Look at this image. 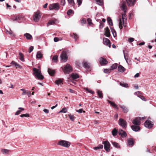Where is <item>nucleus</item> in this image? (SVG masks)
Segmentation results:
<instances>
[{
  "instance_id": "f257e3e1",
  "label": "nucleus",
  "mask_w": 156,
  "mask_h": 156,
  "mask_svg": "<svg viewBox=\"0 0 156 156\" xmlns=\"http://www.w3.org/2000/svg\"><path fill=\"white\" fill-rule=\"evenodd\" d=\"M33 75L34 76L37 77L39 80H43L44 77L41 74V71L40 69H37L35 68H33Z\"/></svg>"
},
{
  "instance_id": "f03ea898",
  "label": "nucleus",
  "mask_w": 156,
  "mask_h": 156,
  "mask_svg": "<svg viewBox=\"0 0 156 156\" xmlns=\"http://www.w3.org/2000/svg\"><path fill=\"white\" fill-rule=\"evenodd\" d=\"M70 143L69 141L64 140H61L58 142V145L68 148L70 146Z\"/></svg>"
},
{
  "instance_id": "7ed1b4c3",
  "label": "nucleus",
  "mask_w": 156,
  "mask_h": 156,
  "mask_svg": "<svg viewBox=\"0 0 156 156\" xmlns=\"http://www.w3.org/2000/svg\"><path fill=\"white\" fill-rule=\"evenodd\" d=\"M49 10H51L55 9V10H58L59 9V4L58 3H55L50 4L49 6Z\"/></svg>"
},
{
  "instance_id": "20e7f679",
  "label": "nucleus",
  "mask_w": 156,
  "mask_h": 156,
  "mask_svg": "<svg viewBox=\"0 0 156 156\" xmlns=\"http://www.w3.org/2000/svg\"><path fill=\"white\" fill-rule=\"evenodd\" d=\"M61 60L63 62H66L68 60V56L66 52L62 51L60 56Z\"/></svg>"
},
{
  "instance_id": "39448f33",
  "label": "nucleus",
  "mask_w": 156,
  "mask_h": 156,
  "mask_svg": "<svg viewBox=\"0 0 156 156\" xmlns=\"http://www.w3.org/2000/svg\"><path fill=\"white\" fill-rule=\"evenodd\" d=\"M72 68L69 64H67L64 67L63 71L65 73H69L72 71Z\"/></svg>"
},
{
  "instance_id": "423d86ee",
  "label": "nucleus",
  "mask_w": 156,
  "mask_h": 156,
  "mask_svg": "<svg viewBox=\"0 0 156 156\" xmlns=\"http://www.w3.org/2000/svg\"><path fill=\"white\" fill-rule=\"evenodd\" d=\"M119 124L123 128H126L127 126V122L122 118H120L119 119Z\"/></svg>"
},
{
  "instance_id": "0eeeda50",
  "label": "nucleus",
  "mask_w": 156,
  "mask_h": 156,
  "mask_svg": "<svg viewBox=\"0 0 156 156\" xmlns=\"http://www.w3.org/2000/svg\"><path fill=\"white\" fill-rule=\"evenodd\" d=\"M103 144H104V149L107 152H109L110 151V144L108 141L103 142Z\"/></svg>"
},
{
  "instance_id": "6e6552de",
  "label": "nucleus",
  "mask_w": 156,
  "mask_h": 156,
  "mask_svg": "<svg viewBox=\"0 0 156 156\" xmlns=\"http://www.w3.org/2000/svg\"><path fill=\"white\" fill-rule=\"evenodd\" d=\"M41 17V16H40L39 12H37L35 13L34 14L33 20L35 22H37L39 21Z\"/></svg>"
},
{
  "instance_id": "1a4fd4ad",
  "label": "nucleus",
  "mask_w": 156,
  "mask_h": 156,
  "mask_svg": "<svg viewBox=\"0 0 156 156\" xmlns=\"http://www.w3.org/2000/svg\"><path fill=\"white\" fill-rule=\"evenodd\" d=\"M141 120V117H136L133 120L132 123L134 125H140V120Z\"/></svg>"
},
{
  "instance_id": "9d476101",
  "label": "nucleus",
  "mask_w": 156,
  "mask_h": 156,
  "mask_svg": "<svg viewBox=\"0 0 156 156\" xmlns=\"http://www.w3.org/2000/svg\"><path fill=\"white\" fill-rule=\"evenodd\" d=\"M144 124L146 127L149 129L151 128L153 125V124L151 123V121L149 120H147L145 122Z\"/></svg>"
},
{
  "instance_id": "9b49d317",
  "label": "nucleus",
  "mask_w": 156,
  "mask_h": 156,
  "mask_svg": "<svg viewBox=\"0 0 156 156\" xmlns=\"http://www.w3.org/2000/svg\"><path fill=\"white\" fill-rule=\"evenodd\" d=\"M127 145L129 147H132L134 144V140L133 138H129L127 140Z\"/></svg>"
},
{
  "instance_id": "f8f14e48",
  "label": "nucleus",
  "mask_w": 156,
  "mask_h": 156,
  "mask_svg": "<svg viewBox=\"0 0 156 156\" xmlns=\"http://www.w3.org/2000/svg\"><path fill=\"white\" fill-rule=\"evenodd\" d=\"M23 18L21 16L18 15L16 17L12 18V20L13 21H17L19 23H21L23 20Z\"/></svg>"
},
{
  "instance_id": "ddd939ff",
  "label": "nucleus",
  "mask_w": 156,
  "mask_h": 156,
  "mask_svg": "<svg viewBox=\"0 0 156 156\" xmlns=\"http://www.w3.org/2000/svg\"><path fill=\"white\" fill-rule=\"evenodd\" d=\"M99 62L102 66L105 65L108 63V62L106 59L101 57L99 59Z\"/></svg>"
},
{
  "instance_id": "4468645a",
  "label": "nucleus",
  "mask_w": 156,
  "mask_h": 156,
  "mask_svg": "<svg viewBox=\"0 0 156 156\" xmlns=\"http://www.w3.org/2000/svg\"><path fill=\"white\" fill-rule=\"evenodd\" d=\"M120 5L122 10L124 12H126L127 9L126 2L124 1H122L120 3Z\"/></svg>"
},
{
  "instance_id": "2eb2a0df",
  "label": "nucleus",
  "mask_w": 156,
  "mask_h": 156,
  "mask_svg": "<svg viewBox=\"0 0 156 156\" xmlns=\"http://www.w3.org/2000/svg\"><path fill=\"white\" fill-rule=\"evenodd\" d=\"M103 43L104 44L108 46L109 48L111 47V44L110 41L107 38H104L103 39Z\"/></svg>"
},
{
  "instance_id": "dca6fc26",
  "label": "nucleus",
  "mask_w": 156,
  "mask_h": 156,
  "mask_svg": "<svg viewBox=\"0 0 156 156\" xmlns=\"http://www.w3.org/2000/svg\"><path fill=\"white\" fill-rule=\"evenodd\" d=\"M136 0H126L128 5L129 6H132L135 4Z\"/></svg>"
},
{
  "instance_id": "f3484780",
  "label": "nucleus",
  "mask_w": 156,
  "mask_h": 156,
  "mask_svg": "<svg viewBox=\"0 0 156 156\" xmlns=\"http://www.w3.org/2000/svg\"><path fill=\"white\" fill-rule=\"evenodd\" d=\"M138 125H132L131 126L132 129L134 131L137 132L140 130V128Z\"/></svg>"
},
{
  "instance_id": "a211bd4d",
  "label": "nucleus",
  "mask_w": 156,
  "mask_h": 156,
  "mask_svg": "<svg viewBox=\"0 0 156 156\" xmlns=\"http://www.w3.org/2000/svg\"><path fill=\"white\" fill-rule=\"evenodd\" d=\"M105 31L104 32V35L108 37H109L110 36V31L108 27L105 29Z\"/></svg>"
},
{
  "instance_id": "6ab92c4d",
  "label": "nucleus",
  "mask_w": 156,
  "mask_h": 156,
  "mask_svg": "<svg viewBox=\"0 0 156 156\" xmlns=\"http://www.w3.org/2000/svg\"><path fill=\"white\" fill-rule=\"evenodd\" d=\"M119 135L121 136L122 137H126L127 136V134L125 131H123L122 129H120L118 131Z\"/></svg>"
},
{
  "instance_id": "aec40b11",
  "label": "nucleus",
  "mask_w": 156,
  "mask_h": 156,
  "mask_svg": "<svg viewBox=\"0 0 156 156\" xmlns=\"http://www.w3.org/2000/svg\"><path fill=\"white\" fill-rule=\"evenodd\" d=\"M83 67L86 69H89L90 68V64L85 61H83L82 62Z\"/></svg>"
},
{
  "instance_id": "412c9836",
  "label": "nucleus",
  "mask_w": 156,
  "mask_h": 156,
  "mask_svg": "<svg viewBox=\"0 0 156 156\" xmlns=\"http://www.w3.org/2000/svg\"><path fill=\"white\" fill-rule=\"evenodd\" d=\"M122 22L123 23V26L124 27H125L126 26V25L125 24V20L126 21V14L125 13H124L122 15Z\"/></svg>"
},
{
  "instance_id": "4be33fe9",
  "label": "nucleus",
  "mask_w": 156,
  "mask_h": 156,
  "mask_svg": "<svg viewBox=\"0 0 156 156\" xmlns=\"http://www.w3.org/2000/svg\"><path fill=\"white\" fill-rule=\"evenodd\" d=\"M48 72L49 74L52 76H53L55 73V70L50 68H48Z\"/></svg>"
},
{
  "instance_id": "5701e85b",
  "label": "nucleus",
  "mask_w": 156,
  "mask_h": 156,
  "mask_svg": "<svg viewBox=\"0 0 156 156\" xmlns=\"http://www.w3.org/2000/svg\"><path fill=\"white\" fill-rule=\"evenodd\" d=\"M119 107L122 109V111L124 113H126L128 111L127 108L125 106L119 105Z\"/></svg>"
},
{
  "instance_id": "b1692460",
  "label": "nucleus",
  "mask_w": 156,
  "mask_h": 156,
  "mask_svg": "<svg viewBox=\"0 0 156 156\" xmlns=\"http://www.w3.org/2000/svg\"><path fill=\"white\" fill-rule=\"evenodd\" d=\"M108 103L110 104L114 108L118 109V106L117 105L115 104L114 102H112L111 101L108 100Z\"/></svg>"
},
{
  "instance_id": "393cba45",
  "label": "nucleus",
  "mask_w": 156,
  "mask_h": 156,
  "mask_svg": "<svg viewBox=\"0 0 156 156\" xmlns=\"http://www.w3.org/2000/svg\"><path fill=\"white\" fill-rule=\"evenodd\" d=\"M118 69L119 71L121 73L124 72L126 69L123 66L121 65H120L118 66Z\"/></svg>"
},
{
  "instance_id": "a878e982",
  "label": "nucleus",
  "mask_w": 156,
  "mask_h": 156,
  "mask_svg": "<svg viewBox=\"0 0 156 156\" xmlns=\"http://www.w3.org/2000/svg\"><path fill=\"white\" fill-rule=\"evenodd\" d=\"M112 144L114 147L117 148H120V146L118 143L115 142H112Z\"/></svg>"
},
{
  "instance_id": "bb28decb",
  "label": "nucleus",
  "mask_w": 156,
  "mask_h": 156,
  "mask_svg": "<svg viewBox=\"0 0 156 156\" xmlns=\"http://www.w3.org/2000/svg\"><path fill=\"white\" fill-rule=\"evenodd\" d=\"M24 36L27 40H31L32 38V36L29 33L25 34Z\"/></svg>"
},
{
  "instance_id": "cd10ccee",
  "label": "nucleus",
  "mask_w": 156,
  "mask_h": 156,
  "mask_svg": "<svg viewBox=\"0 0 156 156\" xmlns=\"http://www.w3.org/2000/svg\"><path fill=\"white\" fill-rule=\"evenodd\" d=\"M71 76L73 79H76L79 77V75L77 74L73 73L72 74Z\"/></svg>"
},
{
  "instance_id": "c85d7f7f",
  "label": "nucleus",
  "mask_w": 156,
  "mask_h": 156,
  "mask_svg": "<svg viewBox=\"0 0 156 156\" xmlns=\"http://www.w3.org/2000/svg\"><path fill=\"white\" fill-rule=\"evenodd\" d=\"M42 56L43 55L40 51H39L37 52L36 55V57L37 58L41 59L42 58Z\"/></svg>"
},
{
  "instance_id": "c756f323",
  "label": "nucleus",
  "mask_w": 156,
  "mask_h": 156,
  "mask_svg": "<svg viewBox=\"0 0 156 156\" xmlns=\"http://www.w3.org/2000/svg\"><path fill=\"white\" fill-rule=\"evenodd\" d=\"M20 56V59L22 62H23L25 61L24 58V55L22 53L20 52L19 54Z\"/></svg>"
},
{
  "instance_id": "7c9ffc66",
  "label": "nucleus",
  "mask_w": 156,
  "mask_h": 156,
  "mask_svg": "<svg viewBox=\"0 0 156 156\" xmlns=\"http://www.w3.org/2000/svg\"><path fill=\"white\" fill-rule=\"evenodd\" d=\"M107 22L109 24L110 26H113V23L112 20L110 17H108L107 20Z\"/></svg>"
},
{
  "instance_id": "2f4dec72",
  "label": "nucleus",
  "mask_w": 156,
  "mask_h": 156,
  "mask_svg": "<svg viewBox=\"0 0 156 156\" xmlns=\"http://www.w3.org/2000/svg\"><path fill=\"white\" fill-rule=\"evenodd\" d=\"M58 56L57 55L54 56L52 58V61L53 62H57L58 60Z\"/></svg>"
},
{
  "instance_id": "473e14b6",
  "label": "nucleus",
  "mask_w": 156,
  "mask_h": 156,
  "mask_svg": "<svg viewBox=\"0 0 156 156\" xmlns=\"http://www.w3.org/2000/svg\"><path fill=\"white\" fill-rule=\"evenodd\" d=\"M118 131L115 128L112 131V134L113 136H116L117 135Z\"/></svg>"
},
{
  "instance_id": "72a5a7b5",
  "label": "nucleus",
  "mask_w": 156,
  "mask_h": 156,
  "mask_svg": "<svg viewBox=\"0 0 156 156\" xmlns=\"http://www.w3.org/2000/svg\"><path fill=\"white\" fill-rule=\"evenodd\" d=\"M111 30L112 31V33L113 35V36L115 37L116 36V33L115 30L112 27H110Z\"/></svg>"
},
{
  "instance_id": "f704fd0d",
  "label": "nucleus",
  "mask_w": 156,
  "mask_h": 156,
  "mask_svg": "<svg viewBox=\"0 0 156 156\" xmlns=\"http://www.w3.org/2000/svg\"><path fill=\"white\" fill-rule=\"evenodd\" d=\"M97 93L100 98H103V94L101 91L99 90H98L97 91Z\"/></svg>"
},
{
  "instance_id": "c9c22d12",
  "label": "nucleus",
  "mask_w": 156,
  "mask_h": 156,
  "mask_svg": "<svg viewBox=\"0 0 156 156\" xmlns=\"http://www.w3.org/2000/svg\"><path fill=\"white\" fill-rule=\"evenodd\" d=\"M55 22L54 20H50L48 22L47 26H48L51 25H54L55 24Z\"/></svg>"
},
{
  "instance_id": "e433bc0d",
  "label": "nucleus",
  "mask_w": 156,
  "mask_h": 156,
  "mask_svg": "<svg viewBox=\"0 0 156 156\" xmlns=\"http://www.w3.org/2000/svg\"><path fill=\"white\" fill-rule=\"evenodd\" d=\"M118 66V64L117 63H115L113 64L112 66H111V68L112 70H114L116 69Z\"/></svg>"
},
{
  "instance_id": "4c0bfd02",
  "label": "nucleus",
  "mask_w": 156,
  "mask_h": 156,
  "mask_svg": "<svg viewBox=\"0 0 156 156\" xmlns=\"http://www.w3.org/2000/svg\"><path fill=\"white\" fill-rule=\"evenodd\" d=\"M11 64L13 65H14L16 67H18L19 68H20V66L19 64H17V63L14 61H12Z\"/></svg>"
},
{
  "instance_id": "58836bf2",
  "label": "nucleus",
  "mask_w": 156,
  "mask_h": 156,
  "mask_svg": "<svg viewBox=\"0 0 156 156\" xmlns=\"http://www.w3.org/2000/svg\"><path fill=\"white\" fill-rule=\"evenodd\" d=\"M120 85L121 86H122V87H124L127 88V87H129L128 84L126 83H124L120 82Z\"/></svg>"
},
{
  "instance_id": "ea45409f",
  "label": "nucleus",
  "mask_w": 156,
  "mask_h": 156,
  "mask_svg": "<svg viewBox=\"0 0 156 156\" xmlns=\"http://www.w3.org/2000/svg\"><path fill=\"white\" fill-rule=\"evenodd\" d=\"M112 69H104V72L105 73H108L111 72Z\"/></svg>"
},
{
  "instance_id": "a19ab883",
  "label": "nucleus",
  "mask_w": 156,
  "mask_h": 156,
  "mask_svg": "<svg viewBox=\"0 0 156 156\" xmlns=\"http://www.w3.org/2000/svg\"><path fill=\"white\" fill-rule=\"evenodd\" d=\"M69 3L70 4L71 7L74 5L75 4L73 0H67Z\"/></svg>"
},
{
  "instance_id": "79ce46f5",
  "label": "nucleus",
  "mask_w": 156,
  "mask_h": 156,
  "mask_svg": "<svg viewBox=\"0 0 156 156\" xmlns=\"http://www.w3.org/2000/svg\"><path fill=\"white\" fill-rule=\"evenodd\" d=\"M68 116L71 120L72 121H73L74 120L75 118L73 115L71 114H69Z\"/></svg>"
},
{
  "instance_id": "37998d69",
  "label": "nucleus",
  "mask_w": 156,
  "mask_h": 156,
  "mask_svg": "<svg viewBox=\"0 0 156 156\" xmlns=\"http://www.w3.org/2000/svg\"><path fill=\"white\" fill-rule=\"evenodd\" d=\"M62 80L61 79H59L58 80H56L55 81V83L56 84L58 85L59 84L62 83Z\"/></svg>"
},
{
  "instance_id": "c03bdc74",
  "label": "nucleus",
  "mask_w": 156,
  "mask_h": 156,
  "mask_svg": "<svg viewBox=\"0 0 156 156\" xmlns=\"http://www.w3.org/2000/svg\"><path fill=\"white\" fill-rule=\"evenodd\" d=\"M122 25H123V23L122 22L121 19H120L119 20V27L120 29H122Z\"/></svg>"
},
{
  "instance_id": "a18cd8bd",
  "label": "nucleus",
  "mask_w": 156,
  "mask_h": 156,
  "mask_svg": "<svg viewBox=\"0 0 156 156\" xmlns=\"http://www.w3.org/2000/svg\"><path fill=\"white\" fill-rule=\"evenodd\" d=\"M67 108H64L61 110H60L59 112H62L66 113L67 112Z\"/></svg>"
},
{
  "instance_id": "49530a36",
  "label": "nucleus",
  "mask_w": 156,
  "mask_h": 156,
  "mask_svg": "<svg viewBox=\"0 0 156 156\" xmlns=\"http://www.w3.org/2000/svg\"><path fill=\"white\" fill-rule=\"evenodd\" d=\"M97 3L99 5H102L103 3L101 0H96Z\"/></svg>"
},
{
  "instance_id": "de8ad7c7",
  "label": "nucleus",
  "mask_w": 156,
  "mask_h": 156,
  "mask_svg": "<svg viewBox=\"0 0 156 156\" xmlns=\"http://www.w3.org/2000/svg\"><path fill=\"white\" fill-rule=\"evenodd\" d=\"M72 37L75 39V41H76L77 38L78 37V36L77 34H76V33L73 34V35H71Z\"/></svg>"
},
{
  "instance_id": "09e8293b",
  "label": "nucleus",
  "mask_w": 156,
  "mask_h": 156,
  "mask_svg": "<svg viewBox=\"0 0 156 156\" xmlns=\"http://www.w3.org/2000/svg\"><path fill=\"white\" fill-rule=\"evenodd\" d=\"M123 53L125 59L126 60V62L128 63V64H129V62H128L129 59H128V58H126V54L125 53L124 50H123Z\"/></svg>"
},
{
  "instance_id": "8fccbe9b",
  "label": "nucleus",
  "mask_w": 156,
  "mask_h": 156,
  "mask_svg": "<svg viewBox=\"0 0 156 156\" xmlns=\"http://www.w3.org/2000/svg\"><path fill=\"white\" fill-rule=\"evenodd\" d=\"M20 90L23 91V92L22 93V95H24L27 94V91L26 90L22 88L20 89Z\"/></svg>"
},
{
  "instance_id": "3c124183",
  "label": "nucleus",
  "mask_w": 156,
  "mask_h": 156,
  "mask_svg": "<svg viewBox=\"0 0 156 156\" xmlns=\"http://www.w3.org/2000/svg\"><path fill=\"white\" fill-rule=\"evenodd\" d=\"M138 97L140 98L142 100L144 101H146V99L142 95H138Z\"/></svg>"
},
{
  "instance_id": "603ef678",
  "label": "nucleus",
  "mask_w": 156,
  "mask_h": 156,
  "mask_svg": "<svg viewBox=\"0 0 156 156\" xmlns=\"http://www.w3.org/2000/svg\"><path fill=\"white\" fill-rule=\"evenodd\" d=\"M2 152L3 154H7L9 153V151L7 149H2Z\"/></svg>"
},
{
  "instance_id": "864d4df0",
  "label": "nucleus",
  "mask_w": 156,
  "mask_h": 156,
  "mask_svg": "<svg viewBox=\"0 0 156 156\" xmlns=\"http://www.w3.org/2000/svg\"><path fill=\"white\" fill-rule=\"evenodd\" d=\"M73 13H74L73 11L72 10L70 9L68 10L67 12V14L68 15H69Z\"/></svg>"
},
{
  "instance_id": "5fc2aeb1",
  "label": "nucleus",
  "mask_w": 156,
  "mask_h": 156,
  "mask_svg": "<svg viewBox=\"0 0 156 156\" xmlns=\"http://www.w3.org/2000/svg\"><path fill=\"white\" fill-rule=\"evenodd\" d=\"M87 21L88 24L89 25H90L92 24V20L90 18H88L87 19Z\"/></svg>"
},
{
  "instance_id": "6e6d98bb",
  "label": "nucleus",
  "mask_w": 156,
  "mask_h": 156,
  "mask_svg": "<svg viewBox=\"0 0 156 156\" xmlns=\"http://www.w3.org/2000/svg\"><path fill=\"white\" fill-rule=\"evenodd\" d=\"M20 116L21 117H29V115L27 113L26 114H21V115H20Z\"/></svg>"
},
{
  "instance_id": "4d7b16f0",
  "label": "nucleus",
  "mask_w": 156,
  "mask_h": 156,
  "mask_svg": "<svg viewBox=\"0 0 156 156\" xmlns=\"http://www.w3.org/2000/svg\"><path fill=\"white\" fill-rule=\"evenodd\" d=\"M99 23H100V24L99 25V28L100 29H102L103 27L104 24L102 23L101 22V21H100Z\"/></svg>"
},
{
  "instance_id": "13d9d810",
  "label": "nucleus",
  "mask_w": 156,
  "mask_h": 156,
  "mask_svg": "<svg viewBox=\"0 0 156 156\" xmlns=\"http://www.w3.org/2000/svg\"><path fill=\"white\" fill-rule=\"evenodd\" d=\"M66 4L65 0H61L60 4L61 5L64 6Z\"/></svg>"
},
{
  "instance_id": "bf43d9fd",
  "label": "nucleus",
  "mask_w": 156,
  "mask_h": 156,
  "mask_svg": "<svg viewBox=\"0 0 156 156\" xmlns=\"http://www.w3.org/2000/svg\"><path fill=\"white\" fill-rule=\"evenodd\" d=\"M134 38L133 37L129 38H128V41L129 42H133V41H134Z\"/></svg>"
},
{
  "instance_id": "052dcab7",
  "label": "nucleus",
  "mask_w": 156,
  "mask_h": 156,
  "mask_svg": "<svg viewBox=\"0 0 156 156\" xmlns=\"http://www.w3.org/2000/svg\"><path fill=\"white\" fill-rule=\"evenodd\" d=\"M9 34L10 35H11L12 36H13L14 37H15V34L13 33L12 31L10 30V31L9 32Z\"/></svg>"
},
{
  "instance_id": "680f3d73",
  "label": "nucleus",
  "mask_w": 156,
  "mask_h": 156,
  "mask_svg": "<svg viewBox=\"0 0 156 156\" xmlns=\"http://www.w3.org/2000/svg\"><path fill=\"white\" fill-rule=\"evenodd\" d=\"M81 23L82 25H83L84 24H85L86 23V21L85 20H84L83 19H82L81 20Z\"/></svg>"
},
{
  "instance_id": "e2e57ef3",
  "label": "nucleus",
  "mask_w": 156,
  "mask_h": 156,
  "mask_svg": "<svg viewBox=\"0 0 156 156\" xmlns=\"http://www.w3.org/2000/svg\"><path fill=\"white\" fill-rule=\"evenodd\" d=\"M77 3L79 5H80L82 3V0H77Z\"/></svg>"
},
{
  "instance_id": "0e129e2a",
  "label": "nucleus",
  "mask_w": 156,
  "mask_h": 156,
  "mask_svg": "<svg viewBox=\"0 0 156 156\" xmlns=\"http://www.w3.org/2000/svg\"><path fill=\"white\" fill-rule=\"evenodd\" d=\"M34 49V47L32 46H31L29 48V52L30 53L32 52Z\"/></svg>"
},
{
  "instance_id": "69168bd1",
  "label": "nucleus",
  "mask_w": 156,
  "mask_h": 156,
  "mask_svg": "<svg viewBox=\"0 0 156 156\" xmlns=\"http://www.w3.org/2000/svg\"><path fill=\"white\" fill-rule=\"evenodd\" d=\"M21 112V111L18 110L15 113V115H19L20 113V112Z\"/></svg>"
},
{
  "instance_id": "338daca9",
  "label": "nucleus",
  "mask_w": 156,
  "mask_h": 156,
  "mask_svg": "<svg viewBox=\"0 0 156 156\" xmlns=\"http://www.w3.org/2000/svg\"><path fill=\"white\" fill-rule=\"evenodd\" d=\"M31 91H27V92L26 94L28 95L29 97H30L31 96Z\"/></svg>"
},
{
  "instance_id": "774afa93",
  "label": "nucleus",
  "mask_w": 156,
  "mask_h": 156,
  "mask_svg": "<svg viewBox=\"0 0 156 156\" xmlns=\"http://www.w3.org/2000/svg\"><path fill=\"white\" fill-rule=\"evenodd\" d=\"M54 40L55 42H56L58 41L59 39L57 37H55L54 38Z\"/></svg>"
}]
</instances>
